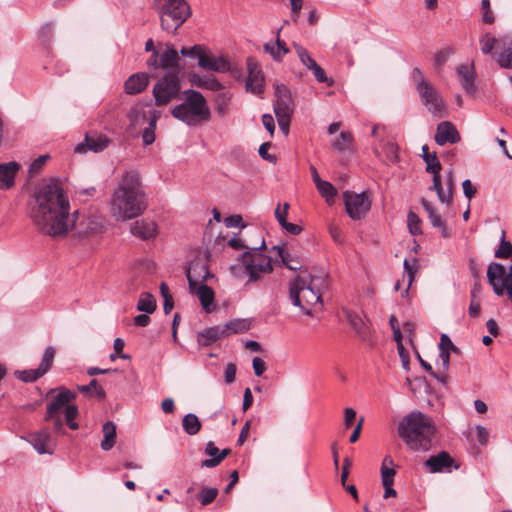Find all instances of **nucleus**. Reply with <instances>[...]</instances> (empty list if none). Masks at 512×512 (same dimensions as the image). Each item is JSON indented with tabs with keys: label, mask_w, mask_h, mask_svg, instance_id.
I'll list each match as a JSON object with an SVG mask.
<instances>
[{
	"label": "nucleus",
	"mask_w": 512,
	"mask_h": 512,
	"mask_svg": "<svg viewBox=\"0 0 512 512\" xmlns=\"http://www.w3.org/2000/svg\"><path fill=\"white\" fill-rule=\"evenodd\" d=\"M79 211L70 213V203L56 182L41 186L29 204V217L36 230L52 238L65 237L76 225Z\"/></svg>",
	"instance_id": "obj_1"
},
{
	"label": "nucleus",
	"mask_w": 512,
	"mask_h": 512,
	"mask_svg": "<svg viewBox=\"0 0 512 512\" xmlns=\"http://www.w3.org/2000/svg\"><path fill=\"white\" fill-rule=\"evenodd\" d=\"M110 205L111 214L116 220L127 221L144 213L148 204L138 173L131 171L122 176Z\"/></svg>",
	"instance_id": "obj_2"
},
{
	"label": "nucleus",
	"mask_w": 512,
	"mask_h": 512,
	"mask_svg": "<svg viewBox=\"0 0 512 512\" xmlns=\"http://www.w3.org/2000/svg\"><path fill=\"white\" fill-rule=\"evenodd\" d=\"M327 285V275H312L303 271L289 283L291 303L304 314L312 316L311 309L322 304V291Z\"/></svg>",
	"instance_id": "obj_3"
},
{
	"label": "nucleus",
	"mask_w": 512,
	"mask_h": 512,
	"mask_svg": "<svg viewBox=\"0 0 512 512\" xmlns=\"http://www.w3.org/2000/svg\"><path fill=\"white\" fill-rule=\"evenodd\" d=\"M435 433L432 418L420 411L411 412L398 425L399 437L414 451L430 450Z\"/></svg>",
	"instance_id": "obj_4"
},
{
	"label": "nucleus",
	"mask_w": 512,
	"mask_h": 512,
	"mask_svg": "<svg viewBox=\"0 0 512 512\" xmlns=\"http://www.w3.org/2000/svg\"><path fill=\"white\" fill-rule=\"evenodd\" d=\"M57 391V395L47 405L45 420L52 423L54 433L58 435H64L66 433L64 429L63 420L60 412L64 410L65 422L71 430H77L79 428L78 423L75 421L79 411L75 404H71L76 399V393L67 389L64 386L56 389H51L48 394Z\"/></svg>",
	"instance_id": "obj_5"
},
{
	"label": "nucleus",
	"mask_w": 512,
	"mask_h": 512,
	"mask_svg": "<svg viewBox=\"0 0 512 512\" xmlns=\"http://www.w3.org/2000/svg\"><path fill=\"white\" fill-rule=\"evenodd\" d=\"M185 100L176 105L171 110V115L186 123L189 126H195L200 122H207L210 120L211 113L207 106L204 96L193 89L185 90L182 92Z\"/></svg>",
	"instance_id": "obj_6"
},
{
	"label": "nucleus",
	"mask_w": 512,
	"mask_h": 512,
	"mask_svg": "<svg viewBox=\"0 0 512 512\" xmlns=\"http://www.w3.org/2000/svg\"><path fill=\"white\" fill-rule=\"evenodd\" d=\"M228 245L234 250L248 249L240 256V260L249 276L246 285L259 280L261 273H270L273 270L271 258L260 252L265 248L264 239H262L259 247L249 248L242 242L241 238L234 236L228 241Z\"/></svg>",
	"instance_id": "obj_7"
},
{
	"label": "nucleus",
	"mask_w": 512,
	"mask_h": 512,
	"mask_svg": "<svg viewBox=\"0 0 512 512\" xmlns=\"http://www.w3.org/2000/svg\"><path fill=\"white\" fill-rule=\"evenodd\" d=\"M154 8L160 17L162 29L173 34L192 13L186 0H154Z\"/></svg>",
	"instance_id": "obj_8"
},
{
	"label": "nucleus",
	"mask_w": 512,
	"mask_h": 512,
	"mask_svg": "<svg viewBox=\"0 0 512 512\" xmlns=\"http://www.w3.org/2000/svg\"><path fill=\"white\" fill-rule=\"evenodd\" d=\"M152 94L154 96L155 105L158 107L165 106L172 100L182 99L181 82L178 71L166 72L155 83Z\"/></svg>",
	"instance_id": "obj_9"
},
{
	"label": "nucleus",
	"mask_w": 512,
	"mask_h": 512,
	"mask_svg": "<svg viewBox=\"0 0 512 512\" xmlns=\"http://www.w3.org/2000/svg\"><path fill=\"white\" fill-rule=\"evenodd\" d=\"M343 198L346 212L353 220L363 219L371 209L372 201L367 192L345 191Z\"/></svg>",
	"instance_id": "obj_10"
},
{
	"label": "nucleus",
	"mask_w": 512,
	"mask_h": 512,
	"mask_svg": "<svg viewBox=\"0 0 512 512\" xmlns=\"http://www.w3.org/2000/svg\"><path fill=\"white\" fill-rule=\"evenodd\" d=\"M417 92L421 98L422 103L427 107L429 112L433 115L442 116L445 110L444 101L441 95L434 89V87L427 81H422L417 85Z\"/></svg>",
	"instance_id": "obj_11"
},
{
	"label": "nucleus",
	"mask_w": 512,
	"mask_h": 512,
	"mask_svg": "<svg viewBox=\"0 0 512 512\" xmlns=\"http://www.w3.org/2000/svg\"><path fill=\"white\" fill-rule=\"evenodd\" d=\"M460 465L446 451H440L436 455H431L425 462L424 468L432 474L450 473L452 470L459 469Z\"/></svg>",
	"instance_id": "obj_12"
},
{
	"label": "nucleus",
	"mask_w": 512,
	"mask_h": 512,
	"mask_svg": "<svg viewBox=\"0 0 512 512\" xmlns=\"http://www.w3.org/2000/svg\"><path fill=\"white\" fill-rule=\"evenodd\" d=\"M248 76L245 82L247 92L255 95H261L264 92L265 78L261 66L254 58H247Z\"/></svg>",
	"instance_id": "obj_13"
},
{
	"label": "nucleus",
	"mask_w": 512,
	"mask_h": 512,
	"mask_svg": "<svg viewBox=\"0 0 512 512\" xmlns=\"http://www.w3.org/2000/svg\"><path fill=\"white\" fill-rule=\"evenodd\" d=\"M198 65L205 70L219 73L230 71L236 78L240 75V71L237 68H233L231 63L225 57H216L207 52L199 55Z\"/></svg>",
	"instance_id": "obj_14"
},
{
	"label": "nucleus",
	"mask_w": 512,
	"mask_h": 512,
	"mask_svg": "<svg viewBox=\"0 0 512 512\" xmlns=\"http://www.w3.org/2000/svg\"><path fill=\"white\" fill-rule=\"evenodd\" d=\"M186 277L190 292H194L197 285L205 284L209 278L213 277V274L209 271L205 262L194 260L189 263L186 269Z\"/></svg>",
	"instance_id": "obj_15"
},
{
	"label": "nucleus",
	"mask_w": 512,
	"mask_h": 512,
	"mask_svg": "<svg viewBox=\"0 0 512 512\" xmlns=\"http://www.w3.org/2000/svg\"><path fill=\"white\" fill-rule=\"evenodd\" d=\"M274 113L279 115H293L295 104L288 87L284 84L275 86Z\"/></svg>",
	"instance_id": "obj_16"
},
{
	"label": "nucleus",
	"mask_w": 512,
	"mask_h": 512,
	"mask_svg": "<svg viewBox=\"0 0 512 512\" xmlns=\"http://www.w3.org/2000/svg\"><path fill=\"white\" fill-rule=\"evenodd\" d=\"M445 177L446 190L443 188L440 172L433 176V184L430 187V190L437 193L438 199L441 203L449 206L453 202V191L455 185L453 171L451 169L447 171Z\"/></svg>",
	"instance_id": "obj_17"
},
{
	"label": "nucleus",
	"mask_w": 512,
	"mask_h": 512,
	"mask_svg": "<svg viewBox=\"0 0 512 512\" xmlns=\"http://www.w3.org/2000/svg\"><path fill=\"white\" fill-rule=\"evenodd\" d=\"M110 143L109 138L104 134L87 133L83 143H79L75 147L76 153L86 152L87 150L93 152H101L108 147Z\"/></svg>",
	"instance_id": "obj_18"
},
{
	"label": "nucleus",
	"mask_w": 512,
	"mask_h": 512,
	"mask_svg": "<svg viewBox=\"0 0 512 512\" xmlns=\"http://www.w3.org/2000/svg\"><path fill=\"white\" fill-rule=\"evenodd\" d=\"M29 442L39 454H52L56 447V442L47 430L30 434Z\"/></svg>",
	"instance_id": "obj_19"
},
{
	"label": "nucleus",
	"mask_w": 512,
	"mask_h": 512,
	"mask_svg": "<svg viewBox=\"0 0 512 512\" xmlns=\"http://www.w3.org/2000/svg\"><path fill=\"white\" fill-rule=\"evenodd\" d=\"M461 140L456 127L449 121H443L438 124L435 134V142L443 146L446 143L455 144Z\"/></svg>",
	"instance_id": "obj_20"
},
{
	"label": "nucleus",
	"mask_w": 512,
	"mask_h": 512,
	"mask_svg": "<svg viewBox=\"0 0 512 512\" xmlns=\"http://www.w3.org/2000/svg\"><path fill=\"white\" fill-rule=\"evenodd\" d=\"M150 116L151 109L145 110L144 105L142 104L133 105L127 113L129 128L131 130L137 131L145 123L150 121Z\"/></svg>",
	"instance_id": "obj_21"
},
{
	"label": "nucleus",
	"mask_w": 512,
	"mask_h": 512,
	"mask_svg": "<svg viewBox=\"0 0 512 512\" xmlns=\"http://www.w3.org/2000/svg\"><path fill=\"white\" fill-rule=\"evenodd\" d=\"M457 75L465 93L469 96H475L477 89L475 85L476 74L474 66L471 65V67H469L464 64L460 65L457 68Z\"/></svg>",
	"instance_id": "obj_22"
},
{
	"label": "nucleus",
	"mask_w": 512,
	"mask_h": 512,
	"mask_svg": "<svg viewBox=\"0 0 512 512\" xmlns=\"http://www.w3.org/2000/svg\"><path fill=\"white\" fill-rule=\"evenodd\" d=\"M131 233L142 240H148L156 236L157 226L154 221L149 219L137 220L131 226Z\"/></svg>",
	"instance_id": "obj_23"
},
{
	"label": "nucleus",
	"mask_w": 512,
	"mask_h": 512,
	"mask_svg": "<svg viewBox=\"0 0 512 512\" xmlns=\"http://www.w3.org/2000/svg\"><path fill=\"white\" fill-rule=\"evenodd\" d=\"M19 167L15 161L0 164V190H8L14 186Z\"/></svg>",
	"instance_id": "obj_24"
},
{
	"label": "nucleus",
	"mask_w": 512,
	"mask_h": 512,
	"mask_svg": "<svg viewBox=\"0 0 512 512\" xmlns=\"http://www.w3.org/2000/svg\"><path fill=\"white\" fill-rule=\"evenodd\" d=\"M149 84V75L139 72L131 75L124 84L125 92L129 95L139 94L144 91Z\"/></svg>",
	"instance_id": "obj_25"
},
{
	"label": "nucleus",
	"mask_w": 512,
	"mask_h": 512,
	"mask_svg": "<svg viewBox=\"0 0 512 512\" xmlns=\"http://www.w3.org/2000/svg\"><path fill=\"white\" fill-rule=\"evenodd\" d=\"M422 207L428 214V218L430 220L431 225L434 228H438L441 232L442 237L449 238L450 231L446 225V223L442 220L440 214L435 210L433 205L427 201L426 199L421 200Z\"/></svg>",
	"instance_id": "obj_26"
},
{
	"label": "nucleus",
	"mask_w": 512,
	"mask_h": 512,
	"mask_svg": "<svg viewBox=\"0 0 512 512\" xmlns=\"http://www.w3.org/2000/svg\"><path fill=\"white\" fill-rule=\"evenodd\" d=\"M179 61L177 50L172 45H167L166 50L160 56L159 65L163 69H169L168 72H179Z\"/></svg>",
	"instance_id": "obj_27"
},
{
	"label": "nucleus",
	"mask_w": 512,
	"mask_h": 512,
	"mask_svg": "<svg viewBox=\"0 0 512 512\" xmlns=\"http://www.w3.org/2000/svg\"><path fill=\"white\" fill-rule=\"evenodd\" d=\"M501 51L498 53L496 61L503 69H512V37L501 39Z\"/></svg>",
	"instance_id": "obj_28"
},
{
	"label": "nucleus",
	"mask_w": 512,
	"mask_h": 512,
	"mask_svg": "<svg viewBox=\"0 0 512 512\" xmlns=\"http://www.w3.org/2000/svg\"><path fill=\"white\" fill-rule=\"evenodd\" d=\"M160 117V111L156 109H151L150 121L147 123V127H145L142 132V141L144 146L151 145L155 141L156 125Z\"/></svg>",
	"instance_id": "obj_29"
},
{
	"label": "nucleus",
	"mask_w": 512,
	"mask_h": 512,
	"mask_svg": "<svg viewBox=\"0 0 512 512\" xmlns=\"http://www.w3.org/2000/svg\"><path fill=\"white\" fill-rule=\"evenodd\" d=\"M347 321L355 332L364 340L368 339L370 329L367 323L355 312L348 311L346 313Z\"/></svg>",
	"instance_id": "obj_30"
},
{
	"label": "nucleus",
	"mask_w": 512,
	"mask_h": 512,
	"mask_svg": "<svg viewBox=\"0 0 512 512\" xmlns=\"http://www.w3.org/2000/svg\"><path fill=\"white\" fill-rule=\"evenodd\" d=\"M225 337L226 333L223 326H213L205 329L199 334V342L204 346H210L217 340Z\"/></svg>",
	"instance_id": "obj_31"
},
{
	"label": "nucleus",
	"mask_w": 512,
	"mask_h": 512,
	"mask_svg": "<svg viewBox=\"0 0 512 512\" xmlns=\"http://www.w3.org/2000/svg\"><path fill=\"white\" fill-rule=\"evenodd\" d=\"M193 293L198 296L203 309L206 312H211V306L215 298L213 289L206 284H200L197 285Z\"/></svg>",
	"instance_id": "obj_32"
},
{
	"label": "nucleus",
	"mask_w": 512,
	"mask_h": 512,
	"mask_svg": "<svg viewBox=\"0 0 512 512\" xmlns=\"http://www.w3.org/2000/svg\"><path fill=\"white\" fill-rule=\"evenodd\" d=\"M102 432L104 438L101 441L100 446L104 451H109L113 448L116 442V425L112 421H107L102 426Z\"/></svg>",
	"instance_id": "obj_33"
},
{
	"label": "nucleus",
	"mask_w": 512,
	"mask_h": 512,
	"mask_svg": "<svg viewBox=\"0 0 512 512\" xmlns=\"http://www.w3.org/2000/svg\"><path fill=\"white\" fill-rule=\"evenodd\" d=\"M422 158L426 163V171L428 173L433 174L435 176L438 172L441 171L442 165L438 160L436 153H430L429 147L427 145L422 146Z\"/></svg>",
	"instance_id": "obj_34"
},
{
	"label": "nucleus",
	"mask_w": 512,
	"mask_h": 512,
	"mask_svg": "<svg viewBox=\"0 0 512 512\" xmlns=\"http://www.w3.org/2000/svg\"><path fill=\"white\" fill-rule=\"evenodd\" d=\"M226 337L231 334L244 333L251 327V322L248 319H232L224 326Z\"/></svg>",
	"instance_id": "obj_35"
},
{
	"label": "nucleus",
	"mask_w": 512,
	"mask_h": 512,
	"mask_svg": "<svg viewBox=\"0 0 512 512\" xmlns=\"http://www.w3.org/2000/svg\"><path fill=\"white\" fill-rule=\"evenodd\" d=\"M505 267L500 263H491L487 270V278L490 284L493 282L504 281V278L507 276Z\"/></svg>",
	"instance_id": "obj_36"
},
{
	"label": "nucleus",
	"mask_w": 512,
	"mask_h": 512,
	"mask_svg": "<svg viewBox=\"0 0 512 512\" xmlns=\"http://www.w3.org/2000/svg\"><path fill=\"white\" fill-rule=\"evenodd\" d=\"M182 426L188 435H195L201 429V422L195 414L188 413L183 418Z\"/></svg>",
	"instance_id": "obj_37"
},
{
	"label": "nucleus",
	"mask_w": 512,
	"mask_h": 512,
	"mask_svg": "<svg viewBox=\"0 0 512 512\" xmlns=\"http://www.w3.org/2000/svg\"><path fill=\"white\" fill-rule=\"evenodd\" d=\"M218 495V489L214 487H206L203 486L200 491L196 494V500L201 503V505L206 506L211 504Z\"/></svg>",
	"instance_id": "obj_38"
},
{
	"label": "nucleus",
	"mask_w": 512,
	"mask_h": 512,
	"mask_svg": "<svg viewBox=\"0 0 512 512\" xmlns=\"http://www.w3.org/2000/svg\"><path fill=\"white\" fill-rule=\"evenodd\" d=\"M156 307V300L150 293H143L137 303V310L147 314L153 313Z\"/></svg>",
	"instance_id": "obj_39"
},
{
	"label": "nucleus",
	"mask_w": 512,
	"mask_h": 512,
	"mask_svg": "<svg viewBox=\"0 0 512 512\" xmlns=\"http://www.w3.org/2000/svg\"><path fill=\"white\" fill-rule=\"evenodd\" d=\"M77 388L83 394H88L91 392V390H93L91 395L96 396L100 400L106 397V393L104 389L99 385L97 379H92L88 385H78Z\"/></svg>",
	"instance_id": "obj_40"
},
{
	"label": "nucleus",
	"mask_w": 512,
	"mask_h": 512,
	"mask_svg": "<svg viewBox=\"0 0 512 512\" xmlns=\"http://www.w3.org/2000/svg\"><path fill=\"white\" fill-rule=\"evenodd\" d=\"M55 357V348L53 346H47L44 350L39 370L45 375L52 367Z\"/></svg>",
	"instance_id": "obj_41"
},
{
	"label": "nucleus",
	"mask_w": 512,
	"mask_h": 512,
	"mask_svg": "<svg viewBox=\"0 0 512 512\" xmlns=\"http://www.w3.org/2000/svg\"><path fill=\"white\" fill-rule=\"evenodd\" d=\"M276 249V247H274ZM278 255L281 258L283 264L292 271L301 269V263L298 259H294L289 252L281 247H277Z\"/></svg>",
	"instance_id": "obj_42"
},
{
	"label": "nucleus",
	"mask_w": 512,
	"mask_h": 512,
	"mask_svg": "<svg viewBox=\"0 0 512 512\" xmlns=\"http://www.w3.org/2000/svg\"><path fill=\"white\" fill-rule=\"evenodd\" d=\"M479 43L481 52L485 55H488L492 53L493 49L498 43H501V40H498L490 33H486L480 38Z\"/></svg>",
	"instance_id": "obj_43"
},
{
	"label": "nucleus",
	"mask_w": 512,
	"mask_h": 512,
	"mask_svg": "<svg viewBox=\"0 0 512 512\" xmlns=\"http://www.w3.org/2000/svg\"><path fill=\"white\" fill-rule=\"evenodd\" d=\"M195 84L201 88H206L211 91H220L223 89V85L212 76H202L198 77V80L195 81Z\"/></svg>",
	"instance_id": "obj_44"
},
{
	"label": "nucleus",
	"mask_w": 512,
	"mask_h": 512,
	"mask_svg": "<svg viewBox=\"0 0 512 512\" xmlns=\"http://www.w3.org/2000/svg\"><path fill=\"white\" fill-rule=\"evenodd\" d=\"M293 47L299 57V60L307 69L310 70L311 67L315 66L317 62L311 57L307 49L297 43H293Z\"/></svg>",
	"instance_id": "obj_45"
},
{
	"label": "nucleus",
	"mask_w": 512,
	"mask_h": 512,
	"mask_svg": "<svg viewBox=\"0 0 512 512\" xmlns=\"http://www.w3.org/2000/svg\"><path fill=\"white\" fill-rule=\"evenodd\" d=\"M15 375L19 380L25 383H32L41 378L42 376H44V374L39 370V368L16 371Z\"/></svg>",
	"instance_id": "obj_46"
},
{
	"label": "nucleus",
	"mask_w": 512,
	"mask_h": 512,
	"mask_svg": "<svg viewBox=\"0 0 512 512\" xmlns=\"http://www.w3.org/2000/svg\"><path fill=\"white\" fill-rule=\"evenodd\" d=\"M512 255V244L506 240L505 231H502L501 241L498 249L495 251V257L507 259Z\"/></svg>",
	"instance_id": "obj_47"
},
{
	"label": "nucleus",
	"mask_w": 512,
	"mask_h": 512,
	"mask_svg": "<svg viewBox=\"0 0 512 512\" xmlns=\"http://www.w3.org/2000/svg\"><path fill=\"white\" fill-rule=\"evenodd\" d=\"M353 135L348 131H342L338 139L333 142V147L338 151H344L351 147Z\"/></svg>",
	"instance_id": "obj_48"
},
{
	"label": "nucleus",
	"mask_w": 512,
	"mask_h": 512,
	"mask_svg": "<svg viewBox=\"0 0 512 512\" xmlns=\"http://www.w3.org/2000/svg\"><path fill=\"white\" fill-rule=\"evenodd\" d=\"M407 224H408L409 232L412 235L417 236V235L422 234L421 220H420L419 216L416 213H414L412 211H410L408 213Z\"/></svg>",
	"instance_id": "obj_49"
},
{
	"label": "nucleus",
	"mask_w": 512,
	"mask_h": 512,
	"mask_svg": "<svg viewBox=\"0 0 512 512\" xmlns=\"http://www.w3.org/2000/svg\"><path fill=\"white\" fill-rule=\"evenodd\" d=\"M417 263H418V261L416 258H413L411 261H409L407 259L404 261V270L408 275V287L404 291L405 294H408V289L414 280L415 273L418 269Z\"/></svg>",
	"instance_id": "obj_50"
},
{
	"label": "nucleus",
	"mask_w": 512,
	"mask_h": 512,
	"mask_svg": "<svg viewBox=\"0 0 512 512\" xmlns=\"http://www.w3.org/2000/svg\"><path fill=\"white\" fill-rule=\"evenodd\" d=\"M316 188L319 193L327 200L333 199L337 194L335 187L328 181H321L316 185Z\"/></svg>",
	"instance_id": "obj_51"
},
{
	"label": "nucleus",
	"mask_w": 512,
	"mask_h": 512,
	"mask_svg": "<svg viewBox=\"0 0 512 512\" xmlns=\"http://www.w3.org/2000/svg\"><path fill=\"white\" fill-rule=\"evenodd\" d=\"M310 70L319 83H325L329 87L334 85V80L326 76L325 71L321 68L320 65H318V63H316L314 67H311Z\"/></svg>",
	"instance_id": "obj_52"
},
{
	"label": "nucleus",
	"mask_w": 512,
	"mask_h": 512,
	"mask_svg": "<svg viewBox=\"0 0 512 512\" xmlns=\"http://www.w3.org/2000/svg\"><path fill=\"white\" fill-rule=\"evenodd\" d=\"M230 452V449H223L222 451H219V456L217 458H209L203 460L201 466L207 468L216 467L230 454Z\"/></svg>",
	"instance_id": "obj_53"
},
{
	"label": "nucleus",
	"mask_w": 512,
	"mask_h": 512,
	"mask_svg": "<svg viewBox=\"0 0 512 512\" xmlns=\"http://www.w3.org/2000/svg\"><path fill=\"white\" fill-rule=\"evenodd\" d=\"M396 471L393 467L381 465V480L383 486H388L394 483V476Z\"/></svg>",
	"instance_id": "obj_54"
},
{
	"label": "nucleus",
	"mask_w": 512,
	"mask_h": 512,
	"mask_svg": "<svg viewBox=\"0 0 512 512\" xmlns=\"http://www.w3.org/2000/svg\"><path fill=\"white\" fill-rule=\"evenodd\" d=\"M264 51L270 54L275 61L280 62L284 58V55L279 51V48H277L273 42L266 43L264 45Z\"/></svg>",
	"instance_id": "obj_55"
},
{
	"label": "nucleus",
	"mask_w": 512,
	"mask_h": 512,
	"mask_svg": "<svg viewBox=\"0 0 512 512\" xmlns=\"http://www.w3.org/2000/svg\"><path fill=\"white\" fill-rule=\"evenodd\" d=\"M439 350L440 351H448V352H457L458 351V348L453 344V342L451 341V339L449 338L448 335L446 334H442L441 335V338H440V343H439Z\"/></svg>",
	"instance_id": "obj_56"
},
{
	"label": "nucleus",
	"mask_w": 512,
	"mask_h": 512,
	"mask_svg": "<svg viewBox=\"0 0 512 512\" xmlns=\"http://www.w3.org/2000/svg\"><path fill=\"white\" fill-rule=\"evenodd\" d=\"M229 98L226 94L222 93L217 97L216 111L220 116H224L227 113Z\"/></svg>",
	"instance_id": "obj_57"
},
{
	"label": "nucleus",
	"mask_w": 512,
	"mask_h": 512,
	"mask_svg": "<svg viewBox=\"0 0 512 512\" xmlns=\"http://www.w3.org/2000/svg\"><path fill=\"white\" fill-rule=\"evenodd\" d=\"M292 115H279L276 116L280 130L285 136H288L290 131V122Z\"/></svg>",
	"instance_id": "obj_58"
},
{
	"label": "nucleus",
	"mask_w": 512,
	"mask_h": 512,
	"mask_svg": "<svg viewBox=\"0 0 512 512\" xmlns=\"http://www.w3.org/2000/svg\"><path fill=\"white\" fill-rule=\"evenodd\" d=\"M270 147H271L270 142H264L263 144L260 145L258 152H259V155L261 156V158H263L264 160H267L271 163H275L277 158L275 155H272L268 152Z\"/></svg>",
	"instance_id": "obj_59"
},
{
	"label": "nucleus",
	"mask_w": 512,
	"mask_h": 512,
	"mask_svg": "<svg viewBox=\"0 0 512 512\" xmlns=\"http://www.w3.org/2000/svg\"><path fill=\"white\" fill-rule=\"evenodd\" d=\"M451 54H453L452 49H444V50L437 52L434 57L435 65L438 67L444 65L447 62V60Z\"/></svg>",
	"instance_id": "obj_60"
},
{
	"label": "nucleus",
	"mask_w": 512,
	"mask_h": 512,
	"mask_svg": "<svg viewBox=\"0 0 512 512\" xmlns=\"http://www.w3.org/2000/svg\"><path fill=\"white\" fill-rule=\"evenodd\" d=\"M206 51L202 48V46L200 45H194L192 47H189V48H182L181 49V54L183 56H186V57H191V58H194V57H198L199 58V55L202 54V53H205Z\"/></svg>",
	"instance_id": "obj_61"
},
{
	"label": "nucleus",
	"mask_w": 512,
	"mask_h": 512,
	"mask_svg": "<svg viewBox=\"0 0 512 512\" xmlns=\"http://www.w3.org/2000/svg\"><path fill=\"white\" fill-rule=\"evenodd\" d=\"M481 9L483 11V21L485 23H493L494 22V16L490 9V1L489 0H482L481 2Z\"/></svg>",
	"instance_id": "obj_62"
},
{
	"label": "nucleus",
	"mask_w": 512,
	"mask_h": 512,
	"mask_svg": "<svg viewBox=\"0 0 512 512\" xmlns=\"http://www.w3.org/2000/svg\"><path fill=\"white\" fill-rule=\"evenodd\" d=\"M236 371H237V368H236L235 364H233V363L227 364V366L225 367V372H224V379L227 384H231L235 381Z\"/></svg>",
	"instance_id": "obj_63"
},
{
	"label": "nucleus",
	"mask_w": 512,
	"mask_h": 512,
	"mask_svg": "<svg viewBox=\"0 0 512 512\" xmlns=\"http://www.w3.org/2000/svg\"><path fill=\"white\" fill-rule=\"evenodd\" d=\"M476 438L481 445H486L489 440L488 430L481 425L476 426Z\"/></svg>",
	"instance_id": "obj_64"
}]
</instances>
